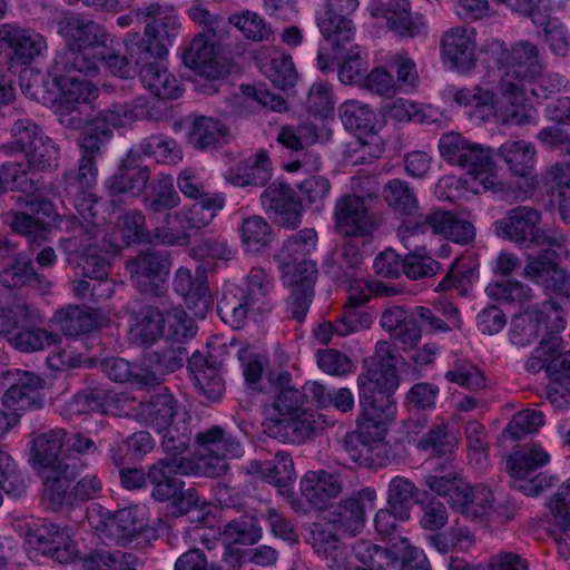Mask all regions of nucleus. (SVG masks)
I'll use <instances>...</instances> for the list:
<instances>
[{"label": "nucleus", "mask_w": 570, "mask_h": 570, "mask_svg": "<svg viewBox=\"0 0 570 570\" xmlns=\"http://www.w3.org/2000/svg\"><path fill=\"white\" fill-rule=\"evenodd\" d=\"M66 431L52 429L35 432L31 436L29 464L42 479L45 495L53 511L60 510L67 499V490L85 471L87 464L80 458L61 455Z\"/></svg>", "instance_id": "1"}, {"label": "nucleus", "mask_w": 570, "mask_h": 570, "mask_svg": "<svg viewBox=\"0 0 570 570\" xmlns=\"http://www.w3.org/2000/svg\"><path fill=\"white\" fill-rule=\"evenodd\" d=\"M400 380L395 364L371 362L358 375V402L362 407V435L380 439L387 432V423L395 416L393 393Z\"/></svg>", "instance_id": "2"}, {"label": "nucleus", "mask_w": 570, "mask_h": 570, "mask_svg": "<svg viewBox=\"0 0 570 570\" xmlns=\"http://www.w3.org/2000/svg\"><path fill=\"white\" fill-rule=\"evenodd\" d=\"M59 33L66 39L67 47L55 58V69L96 73L99 55L106 52V30L90 19L69 13L60 20Z\"/></svg>", "instance_id": "3"}, {"label": "nucleus", "mask_w": 570, "mask_h": 570, "mask_svg": "<svg viewBox=\"0 0 570 570\" xmlns=\"http://www.w3.org/2000/svg\"><path fill=\"white\" fill-rule=\"evenodd\" d=\"M273 282L263 269L253 268L239 285L227 286L217 303L222 321L240 330L252 317H263L274 308Z\"/></svg>", "instance_id": "4"}, {"label": "nucleus", "mask_w": 570, "mask_h": 570, "mask_svg": "<svg viewBox=\"0 0 570 570\" xmlns=\"http://www.w3.org/2000/svg\"><path fill=\"white\" fill-rule=\"evenodd\" d=\"M186 360L187 368L198 390L209 401H218L225 391V381L220 373L223 364L212 354L204 355L196 351L188 357L187 348L176 345L154 352L148 358L150 363L157 365L163 376L183 367Z\"/></svg>", "instance_id": "5"}, {"label": "nucleus", "mask_w": 570, "mask_h": 570, "mask_svg": "<svg viewBox=\"0 0 570 570\" xmlns=\"http://www.w3.org/2000/svg\"><path fill=\"white\" fill-rule=\"evenodd\" d=\"M439 150L448 163L462 167L475 180H480L484 190L503 189L502 181L493 173L492 148L470 141L459 132L450 131L440 138Z\"/></svg>", "instance_id": "6"}, {"label": "nucleus", "mask_w": 570, "mask_h": 570, "mask_svg": "<svg viewBox=\"0 0 570 570\" xmlns=\"http://www.w3.org/2000/svg\"><path fill=\"white\" fill-rule=\"evenodd\" d=\"M541 219L542 215L535 208L518 206L494 223V233L525 248L544 245L559 249L566 247L567 236L557 228L542 229L539 226Z\"/></svg>", "instance_id": "7"}, {"label": "nucleus", "mask_w": 570, "mask_h": 570, "mask_svg": "<svg viewBox=\"0 0 570 570\" xmlns=\"http://www.w3.org/2000/svg\"><path fill=\"white\" fill-rule=\"evenodd\" d=\"M127 50L135 67H140V81L151 95L161 99H176L180 96L179 81L160 63L168 53L165 46L127 42Z\"/></svg>", "instance_id": "8"}, {"label": "nucleus", "mask_w": 570, "mask_h": 570, "mask_svg": "<svg viewBox=\"0 0 570 570\" xmlns=\"http://www.w3.org/2000/svg\"><path fill=\"white\" fill-rule=\"evenodd\" d=\"M13 140L2 148L10 154L23 153L30 170L47 171L58 167L59 148L31 119L17 120L12 128Z\"/></svg>", "instance_id": "9"}, {"label": "nucleus", "mask_w": 570, "mask_h": 570, "mask_svg": "<svg viewBox=\"0 0 570 570\" xmlns=\"http://www.w3.org/2000/svg\"><path fill=\"white\" fill-rule=\"evenodd\" d=\"M566 326L562 308L558 302L546 301L515 315L511 322L510 341L523 347L533 343L540 335H557Z\"/></svg>", "instance_id": "10"}, {"label": "nucleus", "mask_w": 570, "mask_h": 570, "mask_svg": "<svg viewBox=\"0 0 570 570\" xmlns=\"http://www.w3.org/2000/svg\"><path fill=\"white\" fill-rule=\"evenodd\" d=\"M550 461V455L540 445L524 446L510 454L507 470L512 479L511 487L528 497H537L551 488L557 478L547 473L529 476Z\"/></svg>", "instance_id": "11"}, {"label": "nucleus", "mask_w": 570, "mask_h": 570, "mask_svg": "<svg viewBox=\"0 0 570 570\" xmlns=\"http://www.w3.org/2000/svg\"><path fill=\"white\" fill-rule=\"evenodd\" d=\"M111 139L109 130L86 129L79 138L81 156L78 168L63 174L61 187L65 194L94 189L98 178L96 159L101 157Z\"/></svg>", "instance_id": "12"}, {"label": "nucleus", "mask_w": 570, "mask_h": 570, "mask_svg": "<svg viewBox=\"0 0 570 570\" xmlns=\"http://www.w3.org/2000/svg\"><path fill=\"white\" fill-rule=\"evenodd\" d=\"M170 267L171 258L167 250H142L126 262L134 286L153 297H161L167 293Z\"/></svg>", "instance_id": "13"}, {"label": "nucleus", "mask_w": 570, "mask_h": 570, "mask_svg": "<svg viewBox=\"0 0 570 570\" xmlns=\"http://www.w3.org/2000/svg\"><path fill=\"white\" fill-rule=\"evenodd\" d=\"M0 384L6 389L2 404L13 414L41 410L45 406L42 390L46 381L29 371L9 370L0 372Z\"/></svg>", "instance_id": "14"}, {"label": "nucleus", "mask_w": 570, "mask_h": 570, "mask_svg": "<svg viewBox=\"0 0 570 570\" xmlns=\"http://www.w3.org/2000/svg\"><path fill=\"white\" fill-rule=\"evenodd\" d=\"M197 465L190 459L160 458L147 469L150 497L159 503L169 502L185 488L180 475L196 474Z\"/></svg>", "instance_id": "15"}, {"label": "nucleus", "mask_w": 570, "mask_h": 570, "mask_svg": "<svg viewBox=\"0 0 570 570\" xmlns=\"http://www.w3.org/2000/svg\"><path fill=\"white\" fill-rule=\"evenodd\" d=\"M376 500L374 488L366 487L353 491L350 495L338 501L328 513V523L338 534L354 538L358 535L366 521V510L372 509Z\"/></svg>", "instance_id": "16"}, {"label": "nucleus", "mask_w": 570, "mask_h": 570, "mask_svg": "<svg viewBox=\"0 0 570 570\" xmlns=\"http://www.w3.org/2000/svg\"><path fill=\"white\" fill-rule=\"evenodd\" d=\"M24 203L31 214L10 213V226L14 232L23 235L29 243L40 245L47 240V236L57 220L56 207L49 199L35 195H28Z\"/></svg>", "instance_id": "17"}, {"label": "nucleus", "mask_w": 570, "mask_h": 570, "mask_svg": "<svg viewBox=\"0 0 570 570\" xmlns=\"http://www.w3.org/2000/svg\"><path fill=\"white\" fill-rule=\"evenodd\" d=\"M488 52L499 66L514 68L530 79L541 77L544 70L541 49L530 40H520L508 47L504 41L494 39L489 42Z\"/></svg>", "instance_id": "18"}, {"label": "nucleus", "mask_w": 570, "mask_h": 570, "mask_svg": "<svg viewBox=\"0 0 570 570\" xmlns=\"http://www.w3.org/2000/svg\"><path fill=\"white\" fill-rule=\"evenodd\" d=\"M335 230L347 237L371 236L377 228V219L367 202L347 194L336 200L334 208Z\"/></svg>", "instance_id": "19"}, {"label": "nucleus", "mask_w": 570, "mask_h": 570, "mask_svg": "<svg viewBox=\"0 0 570 570\" xmlns=\"http://www.w3.org/2000/svg\"><path fill=\"white\" fill-rule=\"evenodd\" d=\"M171 318L177 323L174 325L175 335L193 337L196 334V328L184 309L175 307L164 314L157 307L149 305L140 309L132 330L134 335L142 345H150L163 336L165 322H170Z\"/></svg>", "instance_id": "20"}, {"label": "nucleus", "mask_w": 570, "mask_h": 570, "mask_svg": "<svg viewBox=\"0 0 570 570\" xmlns=\"http://www.w3.org/2000/svg\"><path fill=\"white\" fill-rule=\"evenodd\" d=\"M173 289L183 297L195 317H206L213 305V294L204 265H198L194 273L185 266L177 268L173 278Z\"/></svg>", "instance_id": "21"}, {"label": "nucleus", "mask_w": 570, "mask_h": 570, "mask_svg": "<svg viewBox=\"0 0 570 570\" xmlns=\"http://www.w3.org/2000/svg\"><path fill=\"white\" fill-rule=\"evenodd\" d=\"M139 22H146L145 37L135 33L127 42H140L146 46L171 43L179 29L178 19L170 10L157 2L150 3L144 9L131 11Z\"/></svg>", "instance_id": "22"}, {"label": "nucleus", "mask_w": 570, "mask_h": 570, "mask_svg": "<svg viewBox=\"0 0 570 570\" xmlns=\"http://www.w3.org/2000/svg\"><path fill=\"white\" fill-rule=\"evenodd\" d=\"M261 204L275 223L295 229L302 223L303 205L295 190L286 183L274 181L262 193Z\"/></svg>", "instance_id": "23"}, {"label": "nucleus", "mask_w": 570, "mask_h": 570, "mask_svg": "<svg viewBox=\"0 0 570 570\" xmlns=\"http://www.w3.org/2000/svg\"><path fill=\"white\" fill-rule=\"evenodd\" d=\"M524 367L532 374L543 371L550 382L570 380V352L561 350V338L558 334L543 336Z\"/></svg>", "instance_id": "24"}, {"label": "nucleus", "mask_w": 570, "mask_h": 570, "mask_svg": "<svg viewBox=\"0 0 570 570\" xmlns=\"http://www.w3.org/2000/svg\"><path fill=\"white\" fill-rule=\"evenodd\" d=\"M1 47L8 48V57L12 63L29 65L47 50V40L31 28L2 23L0 24Z\"/></svg>", "instance_id": "25"}, {"label": "nucleus", "mask_w": 570, "mask_h": 570, "mask_svg": "<svg viewBox=\"0 0 570 570\" xmlns=\"http://www.w3.org/2000/svg\"><path fill=\"white\" fill-rule=\"evenodd\" d=\"M27 543L36 551L52 560L69 564L78 557V549L68 533L55 523L43 522L26 533Z\"/></svg>", "instance_id": "26"}, {"label": "nucleus", "mask_w": 570, "mask_h": 570, "mask_svg": "<svg viewBox=\"0 0 570 570\" xmlns=\"http://www.w3.org/2000/svg\"><path fill=\"white\" fill-rule=\"evenodd\" d=\"M265 432L281 442H301L322 431L326 421L323 415L304 407L302 413L287 419L268 416L263 423Z\"/></svg>", "instance_id": "27"}, {"label": "nucleus", "mask_w": 570, "mask_h": 570, "mask_svg": "<svg viewBox=\"0 0 570 570\" xmlns=\"http://www.w3.org/2000/svg\"><path fill=\"white\" fill-rule=\"evenodd\" d=\"M370 11L374 18H384L389 29L402 38H414L425 30L423 16L412 13L407 0L373 1Z\"/></svg>", "instance_id": "28"}, {"label": "nucleus", "mask_w": 570, "mask_h": 570, "mask_svg": "<svg viewBox=\"0 0 570 570\" xmlns=\"http://www.w3.org/2000/svg\"><path fill=\"white\" fill-rule=\"evenodd\" d=\"M224 205L225 198L220 194H214L210 197L196 202L188 210L166 214L164 223H167L168 226H171V229L181 232L186 236L184 243H176L173 246L188 245L190 243L189 230L208 226Z\"/></svg>", "instance_id": "29"}, {"label": "nucleus", "mask_w": 570, "mask_h": 570, "mask_svg": "<svg viewBox=\"0 0 570 570\" xmlns=\"http://www.w3.org/2000/svg\"><path fill=\"white\" fill-rule=\"evenodd\" d=\"M523 275L553 293L567 292L570 285V273L559 266V255L552 248L541 249L537 256H530Z\"/></svg>", "instance_id": "30"}, {"label": "nucleus", "mask_w": 570, "mask_h": 570, "mask_svg": "<svg viewBox=\"0 0 570 570\" xmlns=\"http://www.w3.org/2000/svg\"><path fill=\"white\" fill-rule=\"evenodd\" d=\"M299 488L306 502L313 509L322 511L343 492V480L337 472L311 470L301 479Z\"/></svg>", "instance_id": "31"}, {"label": "nucleus", "mask_w": 570, "mask_h": 570, "mask_svg": "<svg viewBox=\"0 0 570 570\" xmlns=\"http://www.w3.org/2000/svg\"><path fill=\"white\" fill-rule=\"evenodd\" d=\"M380 325L403 351L415 348L422 337V328L413 312L393 305L382 312Z\"/></svg>", "instance_id": "32"}, {"label": "nucleus", "mask_w": 570, "mask_h": 570, "mask_svg": "<svg viewBox=\"0 0 570 570\" xmlns=\"http://www.w3.org/2000/svg\"><path fill=\"white\" fill-rule=\"evenodd\" d=\"M179 415V403L168 389L153 394L148 401L135 407V419L161 433L164 429L176 423Z\"/></svg>", "instance_id": "33"}, {"label": "nucleus", "mask_w": 570, "mask_h": 570, "mask_svg": "<svg viewBox=\"0 0 570 570\" xmlns=\"http://www.w3.org/2000/svg\"><path fill=\"white\" fill-rule=\"evenodd\" d=\"M122 229L125 236L130 240L157 246H173L186 240V236L181 232L171 229V226H168L167 223L157 224L153 230H149L146 227L145 215L137 209L124 215Z\"/></svg>", "instance_id": "34"}, {"label": "nucleus", "mask_w": 570, "mask_h": 570, "mask_svg": "<svg viewBox=\"0 0 570 570\" xmlns=\"http://www.w3.org/2000/svg\"><path fill=\"white\" fill-rule=\"evenodd\" d=\"M267 380L271 384L273 396L271 415L274 419H287L302 413L305 407L306 395L292 385V376L286 371L269 372Z\"/></svg>", "instance_id": "35"}, {"label": "nucleus", "mask_w": 570, "mask_h": 570, "mask_svg": "<svg viewBox=\"0 0 570 570\" xmlns=\"http://www.w3.org/2000/svg\"><path fill=\"white\" fill-rule=\"evenodd\" d=\"M475 30L454 27L446 31L441 40L444 60L453 68L466 70L475 62Z\"/></svg>", "instance_id": "36"}, {"label": "nucleus", "mask_w": 570, "mask_h": 570, "mask_svg": "<svg viewBox=\"0 0 570 570\" xmlns=\"http://www.w3.org/2000/svg\"><path fill=\"white\" fill-rule=\"evenodd\" d=\"M216 56L215 45L199 33L190 41L181 58L184 66L196 76L206 80H217L223 76L224 70Z\"/></svg>", "instance_id": "37"}, {"label": "nucleus", "mask_w": 570, "mask_h": 570, "mask_svg": "<svg viewBox=\"0 0 570 570\" xmlns=\"http://www.w3.org/2000/svg\"><path fill=\"white\" fill-rule=\"evenodd\" d=\"M55 321L67 336H79L107 326L109 318L100 309L68 306L56 312Z\"/></svg>", "instance_id": "38"}, {"label": "nucleus", "mask_w": 570, "mask_h": 570, "mask_svg": "<svg viewBox=\"0 0 570 570\" xmlns=\"http://www.w3.org/2000/svg\"><path fill=\"white\" fill-rule=\"evenodd\" d=\"M148 102L146 97H137L131 102L112 104L98 114L88 129L109 130L112 136L114 128L122 127L138 118L149 117Z\"/></svg>", "instance_id": "39"}, {"label": "nucleus", "mask_w": 570, "mask_h": 570, "mask_svg": "<svg viewBox=\"0 0 570 570\" xmlns=\"http://www.w3.org/2000/svg\"><path fill=\"white\" fill-rule=\"evenodd\" d=\"M247 474L261 478L281 490L283 494L287 485L295 479V468L291 455L286 452H277L269 461L252 460L245 466Z\"/></svg>", "instance_id": "40"}, {"label": "nucleus", "mask_w": 570, "mask_h": 570, "mask_svg": "<svg viewBox=\"0 0 570 570\" xmlns=\"http://www.w3.org/2000/svg\"><path fill=\"white\" fill-rule=\"evenodd\" d=\"M149 188L144 196L145 209L153 222L163 225L165 215L173 214L170 210L179 205L180 197L168 176L154 179Z\"/></svg>", "instance_id": "41"}, {"label": "nucleus", "mask_w": 570, "mask_h": 570, "mask_svg": "<svg viewBox=\"0 0 570 570\" xmlns=\"http://www.w3.org/2000/svg\"><path fill=\"white\" fill-rule=\"evenodd\" d=\"M228 136V128L219 119L196 116L189 127L187 140L193 148L207 151L226 145Z\"/></svg>", "instance_id": "42"}, {"label": "nucleus", "mask_w": 570, "mask_h": 570, "mask_svg": "<svg viewBox=\"0 0 570 570\" xmlns=\"http://www.w3.org/2000/svg\"><path fill=\"white\" fill-rule=\"evenodd\" d=\"M2 333L13 348L23 353L38 352L61 341L57 333L36 326L19 325L18 322H14L11 328L2 330Z\"/></svg>", "instance_id": "43"}, {"label": "nucleus", "mask_w": 570, "mask_h": 570, "mask_svg": "<svg viewBox=\"0 0 570 570\" xmlns=\"http://www.w3.org/2000/svg\"><path fill=\"white\" fill-rule=\"evenodd\" d=\"M453 214L440 208L432 209L428 214L417 215L414 218H404L397 227V236L401 242L407 247V240L413 235L425 234H440L445 236Z\"/></svg>", "instance_id": "44"}, {"label": "nucleus", "mask_w": 570, "mask_h": 570, "mask_svg": "<svg viewBox=\"0 0 570 570\" xmlns=\"http://www.w3.org/2000/svg\"><path fill=\"white\" fill-rule=\"evenodd\" d=\"M272 178V165L266 153H258L243 164L229 168L226 174L228 183L236 187L266 185Z\"/></svg>", "instance_id": "45"}, {"label": "nucleus", "mask_w": 570, "mask_h": 570, "mask_svg": "<svg viewBox=\"0 0 570 570\" xmlns=\"http://www.w3.org/2000/svg\"><path fill=\"white\" fill-rule=\"evenodd\" d=\"M0 283L11 289L31 286L43 293L51 287V283L45 276L35 272L31 259L20 254L0 272Z\"/></svg>", "instance_id": "46"}, {"label": "nucleus", "mask_w": 570, "mask_h": 570, "mask_svg": "<svg viewBox=\"0 0 570 570\" xmlns=\"http://www.w3.org/2000/svg\"><path fill=\"white\" fill-rule=\"evenodd\" d=\"M426 485L432 492L446 500L448 504L463 512L468 507V498L471 484L458 473H449L445 475H426L424 479Z\"/></svg>", "instance_id": "47"}, {"label": "nucleus", "mask_w": 570, "mask_h": 570, "mask_svg": "<svg viewBox=\"0 0 570 570\" xmlns=\"http://www.w3.org/2000/svg\"><path fill=\"white\" fill-rule=\"evenodd\" d=\"M195 442L203 454L214 458H239L244 452L240 442L219 425L198 432Z\"/></svg>", "instance_id": "48"}, {"label": "nucleus", "mask_w": 570, "mask_h": 570, "mask_svg": "<svg viewBox=\"0 0 570 570\" xmlns=\"http://www.w3.org/2000/svg\"><path fill=\"white\" fill-rule=\"evenodd\" d=\"M479 261L473 253L456 258L436 289H455L461 296L469 295L479 278Z\"/></svg>", "instance_id": "49"}, {"label": "nucleus", "mask_w": 570, "mask_h": 570, "mask_svg": "<svg viewBox=\"0 0 570 570\" xmlns=\"http://www.w3.org/2000/svg\"><path fill=\"white\" fill-rule=\"evenodd\" d=\"M68 71H57L53 68V82L61 94L62 105H75L80 102H89L97 96L98 89L92 85L86 76V72L71 75Z\"/></svg>", "instance_id": "50"}, {"label": "nucleus", "mask_w": 570, "mask_h": 570, "mask_svg": "<svg viewBox=\"0 0 570 570\" xmlns=\"http://www.w3.org/2000/svg\"><path fill=\"white\" fill-rule=\"evenodd\" d=\"M97 237L98 234L88 233V246L83 247L72 259L81 268L83 277L96 279L99 282L98 287H104L108 284L106 281L111 265L109 256L92 242Z\"/></svg>", "instance_id": "51"}, {"label": "nucleus", "mask_w": 570, "mask_h": 570, "mask_svg": "<svg viewBox=\"0 0 570 570\" xmlns=\"http://www.w3.org/2000/svg\"><path fill=\"white\" fill-rule=\"evenodd\" d=\"M107 535L112 538L117 544L126 546L138 539L148 531L146 521L138 518L136 510L121 509L109 517Z\"/></svg>", "instance_id": "52"}, {"label": "nucleus", "mask_w": 570, "mask_h": 570, "mask_svg": "<svg viewBox=\"0 0 570 570\" xmlns=\"http://www.w3.org/2000/svg\"><path fill=\"white\" fill-rule=\"evenodd\" d=\"M317 26L324 39L330 43L333 53H342L354 46L355 27L347 17L323 14L317 19Z\"/></svg>", "instance_id": "53"}, {"label": "nucleus", "mask_w": 570, "mask_h": 570, "mask_svg": "<svg viewBox=\"0 0 570 570\" xmlns=\"http://www.w3.org/2000/svg\"><path fill=\"white\" fill-rule=\"evenodd\" d=\"M365 296H350L341 316L336 320L335 334L347 336L371 327L373 315L364 308Z\"/></svg>", "instance_id": "54"}, {"label": "nucleus", "mask_w": 570, "mask_h": 570, "mask_svg": "<svg viewBox=\"0 0 570 570\" xmlns=\"http://www.w3.org/2000/svg\"><path fill=\"white\" fill-rule=\"evenodd\" d=\"M140 560L131 552L94 550L81 561L82 570H138Z\"/></svg>", "instance_id": "55"}, {"label": "nucleus", "mask_w": 570, "mask_h": 570, "mask_svg": "<svg viewBox=\"0 0 570 570\" xmlns=\"http://www.w3.org/2000/svg\"><path fill=\"white\" fill-rule=\"evenodd\" d=\"M420 490L410 479L396 475L387 485L386 504L392 508L402 521L410 519V511L417 502Z\"/></svg>", "instance_id": "56"}, {"label": "nucleus", "mask_w": 570, "mask_h": 570, "mask_svg": "<svg viewBox=\"0 0 570 570\" xmlns=\"http://www.w3.org/2000/svg\"><path fill=\"white\" fill-rule=\"evenodd\" d=\"M449 94L456 105L472 108L474 115L482 120L494 115L495 94L490 89H483L480 86L453 88L449 90Z\"/></svg>", "instance_id": "57"}, {"label": "nucleus", "mask_w": 570, "mask_h": 570, "mask_svg": "<svg viewBox=\"0 0 570 570\" xmlns=\"http://www.w3.org/2000/svg\"><path fill=\"white\" fill-rule=\"evenodd\" d=\"M535 150L532 144L523 140L505 141L499 148V156L509 165L513 175L527 177L534 167Z\"/></svg>", "instance_id": "58"}, {"label": "nucleus", "mask_w": 570, "mask_h": 570, "mask_svg": "<svg viewBox=\"0 0 570 570\" xmlns=\"http://www.w3.org/2000/svg\"><path fill=\"white\" fill-rule=\"evenodd\" d=\"M128 400L129 397L125 394L116 395L102 387H86L73 396L71 406L78 414L107 413L114 401L126 402Z\"/></svg>", "instance_id": "59"}, {"label": "nucleus", "mask_w": 570, "mask_h": 570, "mask_svg": "<svg viewBox=\"0 0 570 570\" xmlns=\"http://www.w3.org/2000/svg\"><path fill=\"white\" fill-rule=\"evenodd\" d=\"M383 197L390 208L406 218H414L419 210L416 194L404 180L391 179L383 188Z\"/></svg>", "instance_id": "60"}, {"label": "nucleus", "mask_w": 570, "mask_h": 570, "mask_svg": "<svg viewBox=\"0 0 570 570\" xmlns=\"http://www.w3.org/2000/svg\"><path fill=\"white\" fill-rule=\"evenodd\" d=\"M150 179L149 169L127 170L118 168L106 181V188L110 195L129 194L134 197L139 196L146 188Z\"/></svg>", "instance_id": "61"}, {"label": "nucleus", "mask_w": 570, "mask_h": 570, "mask_svg": "<svg viewBox=\"0 0 570 570\" xmlns=\"http://www.w3.org/2000/svg\"><path fill=\"white\" fill-rule=\"evenodd\" d=\"M340 116L347 130L371 134L376 126V114L366 104L357 100L345 101L340 108Z\"/></svg>", "instance_id": "62"}, {"label": "nucleus", "mask_w": 570, "mask_h": 570, "mask_svg": "<svg viewBox=\"0 0 570 570\" xmlns=\"http://www.w3.org/2000/svg\"><path fill=\"white\" fill-rule=\"evenodd\" d=\"M240 240L248 252H259L273 240L272 226L262 216H249L242 223Z\"/></svg>", "instance_id": "63"}, {"label": "nucleus", "mask_w": 570, "mask_h": 570, "mask_svg": "<svg viewBox=\"0 0 570 570\" xmlns=\"http://www.w3.org/2000/svg\"><path fill=\"white\" fill-rule=\"evenodd\" d=\"M547 507L553 518L554 524L560 529L561 534L554 540L567 544V533L570 531V482L562 483L558 491L547 502Z\"/></svg>", "instance_id": "64"}]
</instances>
